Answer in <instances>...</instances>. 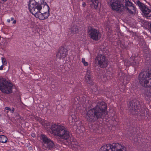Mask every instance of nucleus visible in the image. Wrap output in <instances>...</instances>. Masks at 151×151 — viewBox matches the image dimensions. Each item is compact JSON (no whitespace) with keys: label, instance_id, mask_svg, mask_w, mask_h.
I'll use <instances>...</instances> for the list:
<instances>
[{"label":"nucleus","instance_id":"1","mask_svg":"<svg viewBox=\"0 0 151 151\" xmlns=\"http://www.w3.org/2000/svg\"><path fill=\"white\" fill-rule=\"evenodd\" d=\"M107 106L104 102H99L94 108L88 111L86 118L90 122L96 121L98 119L104 116L106 114Z\"/></svg>","mask_w":151,"mask_h":151},{"label":"nucleus","instance_id":"2","mask_svg":"<svg viewBox=\"0 0 151 151\" xmlns=\"http://www.w3.org/2000/svg\"><path fill=\"white\" fill-rule=\"evenodd\" d=\"M51 130L53 134L60 137L62 139L67 140L70 136L69 132L64 127L58 124H54L52 125Z\"/></svg>","mask_w":151,"mask_h":151},{"label":"nucleus","instance_id":"3","mask_svg":"<svg viewBox=\"0 0 151 151\" xmlns=\"http://www.w3.org/2000/svg\"><path fill=\"white\" fill-rule=\"evenodd\" d=\"M99 151H126V149L119 143L108 144L102 146Z\"/></svg>","mask_w":151,"mask_h":151},{"label":"nucleus","instance_id":"4","mask_svg":"<svg viewBox=\"0 0 151 151\" xmlns=\"http://www.w3.org/2000/svg\"><path fill=\"white\" fill-rule=\"evenodd\" d=\"M13 85L10 82L3 78H0V91L4 93L9 94L12 92Z\"/></svg>","mask_w":151,"mask_h":151},{"label":"nucleus","instance_id":"5","mask_svg":"<svg viewBox=\"0 0 151 151\" xmlns=\"http://www.w3.org/2000/svg\"><path fill=\"white\" fill-rule=\"evenodd\" d=\"M110 5L113 10L118 13H121L125 10L124 5L120 0H111Z\"/></svg>","mask_w":151,"mask_h":151},{"label":"nucleus","instance_id":"6","mask_svg":"<svg viewBox=\"0 0 151 151\" xmlns=\"http://www.w3.org/2000/svg\"><path fill=\"white\" fill-rule=\"evenodd\" d=\"M28 6L30 12L34 15L38 13L42 9L41 4L35 1L29 2Z\"/></svg>","mask_w":151,"mask_h":151},{"label":"nucleus","instance_id":"7","mask_svg":"<svg viewBox=\"0 0 151 151\" xmlns=\"http://www.w3.org/2000/svg\"><path fill=\"white\" fill-rule=\"evenodd\" d=\"M95 61L98 63V65L101 68H105L108 65V59L104 55H98L95 58Z\"/></svg>","mask_w":151,"mask_h":151},{"label":"nucleus","instance_id":"8","mask_svg":"<svg viewBox=\"0 0 151 151\" xmlns=\"http://www.w3.org/2000/svg\"><path fill=\"white\" fill-rule=\"evenodd\" d=\"M41 139L42 141L43 148L45 150H49L53 148L54 144L51 140L45 135H42Z\"/></svg>","mask_w":151,"mask_h":151},{"label":"nucleus","instance_id":"9","mask_svg":"<svg viewBox=\"0 0 151 151\" xmlns=\"http://www.w3.org/2000/svg\"><path fill=\"white\" fill-rule=\"evenodd\" d=\"M136 4L145 17H150L151 16V9L149 7L139 0L137 1Z\"/></svg>","mask_w":151,"mask_h":151},{"label":"nucleus","instance_id":"10","mask_svg":"<svg viewBox=\"0 0 151 151\" xmlns=\"http://www.w3.org/2000/svg\"><path fill=\"white\" fill-rule=\"evenodd\" d=\"M89 36L94 40H97L100 39L101 36L99 31L91 27H88Z\"/></svg>","mask_w":151,"mask_h":151},{"label":"nucleus","instance_id":"11","mask_svg":"<svg viewBox=\"0 0 151 151\" xmlns=\"http://www.w3.org/2000/svg\"><path fill=\"white\" fill-rule=\"evenodd\" d=\"M125 4V9L126 11L130 14H133L134 12H135V8L134 4L132 3L129 0H123Z\"/></svg>","mask_w":151,"mask_h":151},{"label":"nucleus","instance_id":"12","mask_svg":"<svg viewBox=\"0 0 151 151\" xmlns=\"http://www.w3.org/2000/svg\"><path fill=\"white\" fill-rule=\"evenodd\" d=\"M139 106L137 105V102L134 101L130 102L129 104V109L133 114H137L139 110Z\"/></svg>","mask_w":151,"mask_h":151},{"label":"nucleus","instance_id":"13","mask_svg":"<svg viewBox=\"0 0 151 151\" xmlns=\"http://www.w3.org/2000/svg\"><path fill=\"white\" fill-rule=\"evenodd\" d=\"M48 11L47 10V12H44V13H41L40 12L36 14L35 16L37 18H39L40 20H43L45 19L48 18L49 16V13Z\"/></svg>","mask_w":151,"mask_h":151},{"label":"nucleus","instance_id":"14","mask_svg":"<svg viewBox=\"0 0 151 151\" xmlns=\"http://www.w3.org/2000/svg\"><path fill=\"white\" fill-rule=\"evenodd\" d=\"M67 54V50L63 48H61L57 54V57L59 59H63L66 56Z\"/></svg>","mask_w":151,"mask_h":151},{"label":"nucleus","instance_id":"15","mask_svg":"<svg viewBox=\"0 0 151 151\" xmlns=\"http://www.w3.org/2000/svg\"><path fill=\"white\" fill-rule=\"evenodd\" d=\"M70 32L73 35L78 32V30L77 27L76 25H74L72 27L70 28Z\"/></svg>","mask_w":151,"mask_h":151},{"label":"nucleus","instance_id":"16","mask_svg":"<svg viewBox=\"0 0 151 151\" xmlns=\"http://www.w3.org/2000/svg\"><path fill=\"white\" fill-rule=\"evenodd\" d=\"M8 139L7 137L4 135H0V142L2 143H6L7 142Z\"/></svg>","mask_w":151,"mask_h":151},{"label":"nucleus","instance_id":"17","mask_svg":"<svg viewBox=\"0 0 151 151\" xmlns=\"http://www.w3.org/2000/svg\"><path fill=\"white\" fill-rule=\"evenodd\" d=\"M89 2H91L92 4L94 5L95 8L96 9L97 7L99 1L98 0H87Z\"/></svg>","mask_w":151,"mask_h":151},{"label":"nucleus","instance_id":"18","mask_svg":"<svg viewBox=\"0 0 151 151\" xmlns=\"http://www.w3.org/2000/svg\"><path fill=\"white\" fill-rule=\"evenodd\" d=\"M40 3L41 4H41L44 5V7H45L47 9V11H49L50 8L48 5H47L46 3V2L45 1V0H40Z\"/></svg>","mask_w":151,"mask_h":151},{"label":"nucleus","instance_id":"19","mask_svg":"<svg viewBox=\"0 0 151 151\" xmlns=\"http://www.w3.org/2000/svg\"><path fill=\"white\" fill-rule=\"evenodd\" d=\"M86 79L87 81V82H88V83H90V81H91V74L86 75Z\"/></svg>","mask_w":151,"mask_h":151},{"label":"nucleus","instance_id":"20","mask_svg":"<svg viewBox=\"0 0 151 151\" xmlns=\"http://www.w3.org/2000/svg\"><path fill=\"white\" fill-rule=\"evenodd\" d=\"M133 57L130 58L129 59L130 62L132 65H137V63L136 64V63L135 62L134 60H133Z\"/></svg>","mask_w":151,"mask_h":151},{"label":"nucleus","instance_id":"21","mask_svg":"<svg viewBox=\"0 0 151 151\" xmlns=\"http://www.w3.org/2000/svg\"><path fill=\"white\" fill-rule=\"evenodd\" d=\"M2 63L4 65H6L7 64V62L6 59L4 58H1Z\"/></svg>","mask_w":151,"mask_h":151},{"label":"nucleus","instance_id":"22","mask_svg":"<svg viewBox=\"0 0 151 151\" xmlns=\"http://www.w3.org/2000/svg\"><path fill=\"white\" fill-rule=\"evenodd\" d=\"M82 62L83 63V64L85 66H87L88 65V63L86 62L85 60V59L84 58H83L82 59Z\"/></svg>","mask_w":151,"mask_h":151},{"label":"nucleus","instance_id":"23","mask_svg":"<svg viewBox=\"0 0 151 151\" xmlns=\"http://www.w3.org/2000/svg\"><path fill=\"white\" fill-rule=\"evenodd\" d=\"M90 68H87V69L86 75H89L90 74Z\"/></svg>","mask_w":151,"mask_h":151},{"label":"nucleus","instance_id":"24","mask_svg":"<svg viewBox=\"0 0 151 151\" xmlns=\"http://www.w3.org/2000/svg\"><path fill=\"white\" fill-rule=\"evenodd\" d=\"M70 117L72 118V119H74V120L76 118V116L74 115H72L70 116L69 117V118H70Z\"/></svg>","mask_w":151,"mask_h":151},{"label":"nucleus","instance_id":"25","mask_svg":"<svg viewBox=\"0 0 151 151\" xmlns=\"http://www.w3.org/2000/svg\"><path fill=\"white\" fill-rule=\"evenodd\" d=\"M11 21H13V24H15L16 23V21L15 20H14V18L13 17H11Z\"/></svg>","mask_w":151,"mask_h":151},{"label":"nucleus","instance_id":"26","mask_svg":"<svg viewBox=\"0 0 151 151\" xmlns=\"http://www.w3.org/2000/svg\"><path fill=\"white\" fill-rule=\"evenodd\" d=\"M16 116L17 117V118H16V119H19L21 118V117L18 114H17Z\"/></svg>","mask_w":151,"mask_h":151},{"label":"nucleus","instance_id":"27","mask_svg":"<svg viewBox=\"0 0 151 151\" xmlns=\"http://www.w3.org/2000/svg\"><path fill=\"white\" fill-rule=\"evenodd\" d=\"M5 109L7 110H8L9 111H11V109L9 107H5Z\"/></svg>","mask_w":151,"mask_h":151},{"label":"nucleus","instance_id":"28","mask_svg":"<svg viewBox=\"0 0 151 151\" xmlns=\"http://www.w3.org/2000/svg\"><path fill=\"white\" fill-rule=\"evenodd\" d=\"M14 108L13 107L12 108V109H11V110L10 111L11 113H13V112H14Z\"/></svg>","mask_w":151,"mask_h":151},{"label":"nucleus","instance_id":"29","mask_svg":"<svg viewBox=\"0 0 151 151\" xmlns=\"http://www.w3.org/2000/svg\"><path fill=\"white\" fill-rule=\"evenodd\" d=\"M40 0H30L29 1V2H32L33 1H35L36 2H38Z\"/></svg>","mask_w":151,"mask_h":151},{"label":"nucleus","instance_id":"30","mask_svg":"<svg viewBox=\"0 0 151 151\" xmlns=\"http://www.w3.org/2000/svg\"><path fill=\"white\" fill-rule=\"evenodd\" d=\"M7 0H0V3H1L4 1H6Z\"/></svg>","mask_w":151,"mask_h":151},{"label":"nucleus","instance_id":"31","mask_svg":"<svg viewBox=\"0 0 151 151\" xmlns=\"http://www.w3.org/2000/svg\"><path fill=\"white\" fill-rule=\"evenodd\" d=\"M4 68V66L3 65H1L0 67V70H1L3 69Z\"/></svg>","mask_w":151,"mask_h":151},{"label":"nucleus","instance_id":"32","mask_svg":"<svg viewBox=\"0 0 151 151\" xmlns=\"http://www.w3.org/2000/svg\"><path fill=\"white\" fill-rule=\"evenodd\" d=\"M86 3L84 2H83L82 4V5L83 7H85L86 6Z\"/></svg>","mask_w":151,"mask_h":151},{"label":"nucleus","instance_id":"33","mask_svg":"<svg viewBox=\"0 0 151 151\" xmlns=\"http://www.w3.org/2000/svg\"><path fill=\"white\" fill-rule=\"evenodd\" d=\"M7 21L9 23L10 22V19H8L7 20Z\"/></svg>","mask_w":151,"mask_h":151},{"label":"nucleus","instance_id":"34","mask_svg":"<svg viewBox=\"0 0 151 151\" xmlns=\"http://www.w3.org/2000/svg\"><path fill=\"white\" fill-rule=\"evenodd\" d=\"M32 136L33 137H34V136H35V134H32Z\"/></svg>","mask_w":151,"mask_h":151},{"label":"nucleus","instance_id":"35","mask_svg":"<svg viewBox=\"0 0 151 151\" xmlns=\"http://www.w3.org/2000/svg\"><path fill=\"white\" fill-rule=\"evenodd\" d=\"M150 28H151V24L150 25Z\"/></svg>","mask_w":151,"mask_h":151}]
</instances>
